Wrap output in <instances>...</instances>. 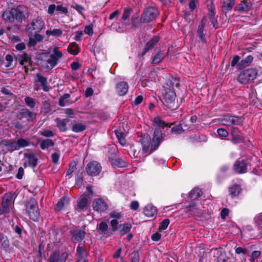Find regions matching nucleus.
<instances>
[{"mask_svg": "<svg viewBox=\"0 0 262 262\" xmlns=\"http://www.w3.org/2000/svg\"><path fill=\"white\" fill-rule=\"evenodd\" d=\"M178 84V80L171 78L167 82L162 90V94L164 97L162 102L167 108L171 110L174 109V101L176 97L173 88L177 87Z\"/></svg>", "mask_w": 262, "mask_h": 262, "instance_id": "f03ea898", "label": "nucleus"}, {"mask_svg": "<svg viewBox=\"0 0 262 262\" xmlns=\"http://www.w3.org/2000/svg\"><path fill=\"white\" fill-rule=\"evenodd\" d=\"M35 82L38 83L39 82L44 91L47 92L49 90V88L47 85L48 82L47 78L42 76L40 74L37 73L36 74L35 77Z\"/></svg>", "mask_w": 262, "mask_h": 262, "instance_id": "5701e85b", "label": "nucleus"}, {"mask_svg": "<svg viewBox=\"0 0 262 262\" xmlns=\"http://www.w3.org/2000/svg\"><path fill=\"white\" fill-rule=\"evenodd\" d=\"M164 53L162 51H159L152 58V64H158L160 63L165 58Z\"/></svg>", "mask_w": 262, "mask_h": 262, "instance_id": "c756f323", "label": "nucleus"}, {"mask_svg": "<svg viewBox=\"0 0 262 262\" xmlns=\"http://www.w3.org/2000/svg\"><path fill=\"white\" fill-rule=\"evenodd\" d=\"M118 222L116 219H113L111 221V225L113 231H117V229H118Z\"/></svg>", "mask_w": 262, "mask_h": 262, "instance_id": "e2e57ef3", "label": "nucleus"}, {"mask_svg": "<svg viewBox=\"0 0 262 262\" xmlns=\"http://www.w3.org/2000/svg\"><path fill=\"white\" fill-rule=\"evenodd\" d=\"M62 56V52L58 49V48L55 47L50 54L49 58L47 60V62L50 65L51 68H53L57 64L59 59Z\"/></svg>", "mask_w": 262, "mask_h": 262, "instance_id": "9d476101", "label": "nucleus"}, {"mask_svg": "<svg viewBox=\"0 0 262 262\" xmlns=\"http://www.w3.org/2000/svg\"><path fill=\"white\" fill-rule=\"evenodd\" d=\"M70 97V95L69 94H64L62 96H61L58 101V104L60 106H64L67 105H69L72 104V103H70L68 100H67Z\"/></svg>", "mask_w": 262, "mask_h": 262, "instance_id": "58836bf2", "label": "nucleus"}, {"mask_svg": "<svg viewBox=\"0 0 262 262\" xmlns=\"http://www.w3.org/2000/svg\"><path fill=\"white\" fill-rule=\"evenodd\" d=\"M19 149L28 146L30 144L29 139L19 138L16 140Z\"/></svg>", "mask_w": 262, "mask_h": 262, "instance_id": "a19ab883", "label": "nucleus"}, {"mask_svg": "<svg viewBox=\"0 0 262 262\" xmlns=\"http://www.w3.org/2000/svg\"><path fill=\"white\" fill-rule=\"evenodd\" d=\"M77 161L75 160H73L69 163V168L66 174L67 179H70L72 178L73 173L77 170Z\"/></svg>", "mask_w": 262, "mask_h": 262, "instance_id": "b1692460", "label": "nucleus"}, {"mask_svg": "<svg viewBox=\"0 0 262 262\" xmlns=\"http://www.w3.org/2000/svg\"><path fill=\"white\" fill-rule=\"evenodd\" d=\"M232 139L231 141L233 144H238L242 143L244 141V138L240 134L238 135H231Z\"/></svg>", "mask_w": 262, "mask_h": 262, "instance_id": "c03bdc74", "label": "nucleus"}, {"mask_svg": "<svg viewBox=\"0 0 262 262\" xmlns=\"http://www.w3.org/2000/svg\"><path fill=\"white\" fill-rule=\"evenodd\" d=\"M60 157V155L57 152L53 153L51 155V159L52 161L54 164H58L59 162V159Z\"/></svg>", "mask_w": 262, "mask_h": 262, "instance_id": "13d9d810", "label": "nucleus"}, {"mask_svg": "<svg viewBox=\"0 0 262 262\" xmlns=\"http://www.w3.org/2000/svg\"><path fill=\"white\" fill-rule=\"evenodd\" d=\"M253 58L251 55H249L244 59L241 61L238 66L240 68H245L248 66L253 61Z\"/></svg>", "mask_w": 262, "mask_h": 262, "instance_id": "ea45409f", "label": "nucleus"}, {"mask_svg": "<svg viewBox=\"0 0 262 262\" xmlns=\"http://www.w3.org/2000/svg\"><path fill=\"white\" fill-rule=\"evenodd\" d=\"M144 213L148 217H152L157 213V208L152 205H147L144 209Z\"/></svg>", "mask_w": 262, "mask_h": 262, "instance_id": "cd10ccee", "label": "nucleus"}, {"mask_svg": "<svg viewBox=\"0 0 262 262\" xmlns=\"http://www.w3.org/2000/svg\"><path fill=\"white\" fill-rule=\"evenodd\" d=\"M6 146L7 150L10 152L19 149L16 140H10L6 144Z\"/></svg>", "mask_w": 262, "mask_h": 262, "instance_id": "f704fd0d", "label": "nucleus"}, {"mask_svg": "<svg viewBox=\"0 0 262 262\" xmlns=\"http://www.w3.org/2000/svg\"><path fill=\"white\" fill-rule=\"evenodd\" d=\"M131 23L132 26L134 27H138L140 23V18L139 19L137 16H133L131 19Z\"/></svg>", "mask_w": 262, "mask_h": 262, "instance_id": "6e6d98bb", "label": "nucleus"}, {"mask_svg": "<svg viewBox=\"0 0 262 262\" xmlns=\"http://www.w3.org/2000/svg\"><path fill=\"white\" fill-rule=\"evenodd\" d=\"M112 165L116 167H125L127 166V163L121 159L115 160L112 162Z\"/></svg>", "mask_w": 262, "mask_h": 262, "instance_id": "37998d69", "label": "nucleus"}, {"mask_svg": "<svg viewBox=\"0 0 262 262\" xmlns=\"http://www.w3.org/2000/svg\"><path fill=\"white\" fill-rule=\"evenodd\" d=\"M55 121L56 126L60 132H65L67 130V124L70 122L69 119H59L56 118Z\"/></svg>", "mask_w": 262, "mask_h": 262, "instance_id": "393cba45", "label": "nucleus"}, {"mask_svg": "<svg viewBox=\"0 0 262 262\" xmlns=\"http://www.w3.org/2000/svg\"><path fill=\"white\" fill-rule=\"evenodd\" d=\"M1 92L4 95H12V93L11 90V88L9 86L2 87Z\"/></svg>", "mask_w": 262, "mask_h": 262, "instance_id": "4d7b16f0", "label": "nucleus"}, {"mask_svg": "<svg viewBox=\"0 0 262 262\" xmlns=\"http://www.w3.org/2000/svg\"><path fill=\"white\" fill-rule=\"evenodd\" d=\"M84 32L89 35H92L93 34V27L91 26H86L84 28Z\"/></svg>", "mask_w": 262, "mask_h": 262, "instance_id": "338daca9", "label": "nucleus"}, {"mask_svg": "<svg viewBox=\"0 0 262 262\" xmlns=\"http://www.w3.org/2000/svg\"><path fill=\"white\" fill-rule=\"evenodd\" d=\"M54 142L51 139H45L41 141L40 143V147L42 150L48 148L50 147L53 146Z\"/></svg>", "mask_w": 262, "mask_h": 262, "instance_id": "e433bc0d", "label": "nucleus"}, {"mask_svg": "<svg viewBox=\"0 0 262 262\" xmlns=\"http://www.w3.org/2000/svg\"><path fill=\"white\" fill-rule=\"evenodd\" d=\"M233 168L236 173H245L247 172V163L244 160L238 159L235 162Z\"/></svg>", "mask_w": 262, "mask_h": 262, "instance_id": "4468645a", "label": "nucleus"}, {"mask_svg": "<svg viewBox=\"0 0 262 262\" xmlns=\"http://www.w3.org/2000/svg\"><path fill=\"white\" fill-rule=\"evenodd\" d=\"M62 34V31L59 29H54L52 30H47L46 34L53 36H60Z\"/></svg>", "mask_w": 262, "mask_h": 262, "instance_id": "a18cd8bd", "label": "nucleus"}, {"mask_svg": "<svg viewBox=\"0 0 262 262\" xmlns=\"http://www.w3.org/2000/svg\"><path fill=\"white\" fill-rule=\"evenodd\" d=\"M151 124L154 127V132L152 139V143L151 145L150 152L157 149L160 143L164 140L163 134L161 129H163L166 126L170 127L172 123L169 124L163 120L159 116H157L152 120Z\"/></svg>", "mask_w": 262, "mask_h": 262, "instance_id": "f257e3e1", "label": "nucleus"}, {"mask_svg": "<svg viewBox=\"0 0 262 262\" xmlns=\"http://www.w3.org/2000/svg\"><path fill=\"white\" fill-rule=\"evenodd\" d=\"M38 134L42 136H44L47 138L52 137L55 135L53 131L49 129H44L43 130H40L38 132Z\"/></svg>", "mask_w": 262, "mask_h": 262, "instance_id": "8fccbe9b", "label": "nucleus"}, {"mask_svg": "<svg viewBox=\"0 0 262 262\" xmlns=\"http://www.w3.org/2000/svg\"><path fill=\"white\" fill-rule=\"evenodd\" d=\"M102 170L101 164L97 161H93L89 162L86 166L85 171L91 176H98Z\"/></svg>", "mask_w": 262, "mask_h": 262, "instance_id": "1a4fd4ad", "label": "nucleus"}, {"mask_svg": "<svg viewBox=\"0 0 262 262\" xmlns=\"http://www.w3.org/2000/svg\"><path fill=\"white\" fill-rule=\"evenodd\" d=\"M86 126L81 123H76L72 126V130L75 133H80L84 131Z\"/></svg>", "mask_w": 262, "mask_h": 262, "instance_id": "4c0bfd02", "label": "nucleus"}, {"mask_svg": "<svg viewBox=\"0 0 262 262\" xmlns=\"http://www.w3.org/2000/svg\"><path fill=\"white\" fill-rule=\"evenodd\" d=\"M169 224V220L167 219H164L163 220V221L161 223L159 229L160 230H165L168 225Z\"/></svg>", "mask_w": 262, "mask_h": 262, "instance_id": "5fc2aeb1", "label": "nucleus"}, {"mask_svg": "<svg viewBox=\"0 0 262 262\" xmlns=\"http://www.w3.org/2000/svg\"><path fill=\"white\" fill-rule=\"evenodd\" d=\"M45 27V23L39 17L33 19L29 23L26 28L28 36H33L34 33H39Z\"/></svg>", "mask_w": 262, "mask_h": 262, "instance_id": "423d86ee", "label": "nucleus"}, {"mask_svg": "<svg viewBox=\"0 0 262 262\" xmlns=\"http://www.w3.org/2000/svg\"><path fill=\"white\" fill-rule=\"evenodd\" d=\"M206 21V17L204 16L200 22V24L198 26V28L196 31L197 35L200 38V41H201L203 43H205L206 42L205 36L206 35L204 33V28Z\"/></svg>", "mask_w": 262, "mask_h": 262, "instance_id": "f3484780", "label": "nucleus"}, {"mask_svg": "<svg viewBox=\"0 0 262 262\" xmlns=\"http://www.w3.org/2000/svg\"><path fill=\"white\" fill-rule=\"evenodd\" d=\"M88 200L86 196H82L79 200L78 207L80 209H84L87 207Z\"/></svg>", "mask_w": 262, "mask_h": 262, "instance_id": "49530a36", "label": "nucleus"}, {"mask_svg": "<svg viewBox=\"0 0 262 262\" xmlns=\"http://www.w3.org/2000/svg\"><path fill=\"white\" fill-rule=\"evenodd\" d=\"M252 4L250 0H242L240 3L237 4L234 10L240 13L248 12L252 9Z\"/></svg>", "mask_w": 262, "mask_h": 262, "instance_id": "ddd939ff", "label": "nucleus"}, {"mask_svg": "<svg viewBox=\"0 0 262 262\" xmlns=\"http://www.w3.org/2000/svg\"><path fill=\"white\" fill-rule=\"evenodd\" d=\"M13 203V200L12 194L10 192L5 194L3 198L2 202L3 211L5 213L10 212Z\"/></svg>", "mask_w": 262, "mask_h": 262, "instance_id": "9b49d317", "label": "nucleus"}, {"mask_svg": "<svg viewBox=\"0 0 262 262\" xmlns=\"http://www.w3.org/2000/svg\"><path fill=\"white\" fill-rule=\"evenodd\" d=\"M69 204V198L67 196L62 197L55 206V209L60 211L67 207Z\"/></svg>", "mask_w": 262, "mask_h": 262, "instance_id": "a878e982", "label": "nucleus"}, {"mask_svg": "<svg viewBox=\"0 0 262 262\" xmlns=\"http://www.w3.org/2000/svg\"><path fill=\"white\" fill-rule=\"evenodd\" d=\"M209 12V18L211 21L212 25L215 29L218 27V23L216 19V17L215 15V8L212 3L209 6H208Z\"/></svg>", "mask_w": 262, "mask_h": 262, "instance_id": "412c9836", "label": "nucleus"}, {"mask_svg": "<svg viewBox=\"0 0 262 262\" xmlns=\"http://www.w3.org/2000/svg\"><path fill=\"white\" fill-rule=\"evenodd\" d=\"M72 241L74 243L81 242L85 235V232L83 230L74 229L71 231Z\"/></svg>", "mask_w": 262, "mask_h": 262, "instance_id": "2eb2a0df", "label": "nucleus"}, {"mask_svg": "<svg viewBox=\"0 0 262 262\" xmlns=\"http://www.w3.org/2000/svg\"><path fill=\"white\" fill-rule=\"evenodd\" d=\"M189 211L191 214L196 216H200L202 214L201 210L194 205L189 206Z\"/></svg>", "mask_w": 262, "mask_h": 262, "instance_id": "de8ad7c7", "label": "nucleus"}, {"mask_svg": "<svg viewBox=\"0 0 262 262\" xmlns=\"http://www.w3.org/2000/svg\"><path fill=\"white\" fill-rule=\"evenodd\" d=\"M36 114L33 113L28 109H23L17 114V119L21 120L26 118L28 121H33L36 119Z\"/></svg>", "mask_w": 262, "mask_h": 262, "instance_id": "dca6fc26", "label": "nucleus"}, {"mask_svg": "<svg viewBox=\"0 0 262 262\" xmlns=\"http://www.w3.org/2000/svg\"><path fill=\"white\" fill-rule=\"evenodd\" d=\"M257 72L255 69H248L241 72L238 77V81L242 84H247L256 78Z\"/></svg>", "mask_w": 262, "mask_h": 262, "instance_id": "39448f33", "label": "nucleus"}, {"mask_svg": "<svg viewBox=\"0 0 262 262\" xmlns=\"http://www.w3.org/2000/svg\"><path fill=\"white\" fill-rule=\"evenodd\" d=\"M108 228V226L105 222H102L100 223L99 229L102 232H105Z\"/></svg>", "mask_w": 262, "mask_h": 262, "instance_id": "0e129e2a", "label": "nucleus"}, {"mask_svg": "<svg viewBox=\"0 0 262 262\" xmlns=\"http://www.w3.org/2000/svg\"><path fill=\"white\" fill-rule=\"evenodd\" d=\"M159 13L158 9L154 7H148L144 9L140 17L142 23H148L156 19Z\"/></svg>", "mask_w": 262, "mask_h": 262, "instance_id": "20e7f679", "label": "nucleus"}, {"mask_svg": "<svg viewBox=\"0 0 262 262\" xmlns=\"http://www.w3.org/2000/svg\"><path fill=\"white\" fill-rule=\"evenodd\" d=\"M235 0H226L224 2L222 9L224 13H226L231 10L235 4Z\"/></svg>", "mask_w": 262, "mask_h": 262, "instance_id": "c85d7f7f", "label": "nucleus"}, {"mask_svg": "<svg viewBox=\"0 0 262 262\" xmlns=\"http://www.w3.org/2000/svg\"><path fill=\"white\" fill-rule=\"evenodd\" d=\"M241 190V186L238 185H233L229 188V194L232 197L238 195Z\"/></svg>", "mask_w": 262, "mask_h": 262, "instance_id": "473e14b6", "label": "nucleus"}, {"mask_svg": "<svg viewBox=\"0 0 262 262\" xmlns=\"http://www.w3.org/2000/svg\"><path fill=\"white\" fill-rule=\"evenodd\" d=\"M6 60L8 62V63L5 65L6 68H10L13 60V56L10 54H8L6 56Z\"/></svg>", "mask_w": 262, "mask_h": 262, "instance_id": "680f3d73", "label": "nucleus"}, {"mask_svg": "<svg viewBox=\"0 0 262 262\" xmlns=\"http://www.w3.org/2000/svg\"><path fill=\"white\" fill-rule=\"evenodd\" d=\"M25 102L26 105L31 108L35 107L36 105L35 99L30 97H26L25 98Z\"/></svg>", "mask_w": 262, "mask_h": 262, "instance_id": "09e8293b", "label": "nucleus"}, {"mask_svg": "<svg viewBox=\"0 0 262 262\" xmlns=\"http://www.w3.org/2000/svg\"><path fill=\"white\" fill-rule=\"evenodd\" d=\"M68 51L69 53L76 55L79 52V48L76 43L73 42L69 45Z\"/></svg>", "mask_w": 262, "mask_h": 262, "instance_id": "72a5a7b5", "label": "nucleus"}, {"mask_svg": "<svg viewBox=\"0 0 262 262\" xmlns=\"http://www.w3.org/2000/svg\"><path fill=\"white\" fill-rule=\"evenodd\" d=\"M115 133L120 144L122 146L125 145L126 144V140L125 139L124 134L118 130H115Z\"/></svg>", "mask_w": 262, "mask_h": 262, "instance_id": "79ce46f5", "label": "nucleus"}, {"mask_svg": "<svg viewBox=\"0 0 262 262\" xmlns=\"http://www.w3.org/2000/svg\"><path fill=\"white\" fill-rule=\"evenodd\" d=\"M68 256L67 252L60 253L59 251H55L51 254L48 262H66Z\"/></svg>", "mask_w": 262, "mask_h": 262, "instance_id": "f8f14e48", "label": "nucleus"}, {"mask_svg": "<svg viewBox=\"0 0 262 262\" xmlns=\"http://www.w3.org/2000/svg\"><path fill=\"white\" fill-rule=\"evenodd\" d=\"M93 207L96 211H104L107 209V205L102 199H96L93 202Z\"/></svg>", "mask_w": 262, "mask_h": 262, "instance_id": "6ab92c4d", "label": "nucleus"}, {"mask_svg": "<svg viewBox=\"0 0 262 262\" xmlns=\"http://www.w3.org/2000/svg\"><path fill=\"white\" fill-rule=\"evenodd\" d=\"M132 228V226L130 224L124 223L118 226L117 230L118 231L119 234L121 236H123L128 233L130 231Z\"/></svg>", "mask_w": 262, "mask_h": 262, "instance_id": "bb28decb", "label": "nucleus"}, {"mask_svg": "<svg viewBox=\"0 0 262 262\" xmlns=\"http://www.w3.org/2000/svg\"><path fill=\"white\" fill-rule=\"evenodd\" d=\"M217 133L221 138H225L228 137L229 135L228 131L226 129L223 128H219L217 130Z\"/></svg>", "mask_w": 262, "mask_h": 262, "instance_id": "603ef678", "label": "nucleus"}, {"mask_svg": "<svg viewBox=\"0 0 262 262\" xmlns=\"http://www.w3.org/2000/svg\"><path fill=\"white\" fill-rule=\"evenodd\" d=\"M172 133L176 134H180L184 132V129L181 125H178L171 128Z\"/></svg>", "mask_w": 262, "mask_h": 262, "instance_id": "864d4df0", "label": "nucleus"}, {"mask_svg": "<svg viewBox=\"0 0 262 262\" xmlns=\"http://www.w3.org/2000/svg\"><path fill=\"white\" fill-rule=\"evenodd\" d=\"M15 61L20 65L25 66L27 64L32 65V63L31 56L26 53L17 55L15 58Z\"/></svg>", "mask_w": 262, "mask_h": 262, "instance_id": "a211bd4d", "label": "nucleus"}, {"mask_svg": "<svg viewBox=\"0 0 262 262\" xmlns=\"http://www.w3.org/2000/svg\"><path fill=\"white\" fill-rule=\"evenodd\" d=\"M201 195V190L199 188H194L190 191L188 198L192 200H195L200 198Z\"/></svg>", "mask_w": 262, "mask_h": 262, "instance_id": "c9c22d12", "label": "nucleus"}, {"mask_svg": "<svg viewBox=\"0 0 262 262\" xmlns=\"http://www.w3.org/2000/svg\"><path fill=\"white\" fill-rule=\"evenodd\" d=\"M25 156L28 159V164L29 166L34 167L36 166L37 162V158L34 154H26Z\"/></svg>", "mask_w": 262, "mask_h": 262, "instance_id": "2f4dec72", "label": "nucleus"}, {"mask_svg": "<svg viewBox=\"0 0 262 262\" xmlns=\"http://www.w3.org/2000/svg\"><path fill=\"white\" fill-rule=\"evenodd\" d=\"M244 118L241 116H226L222 119L223 125L225 126L241 125L244 122Z\"/></svg>", "mask_w": 262, "mask_h": 262, "instance_id": "6e6552de", "label": "nucleus"}, {"mask_svg": "<svg viewBox=\"0 0 262 262\" xmlns=\"http://www.w3.org/2000/svg\"><path fill=\"white\" fill-rule=\"evenodd\" d=\"M3 18L7 21H9L11 23H13L15 20L14 14L12 12V8L11 10H6L2 14Z\"/></svg>", "mask_w": 262, "mask_h": 262, "instance_id": "7c9ffc66", "label": "nucleus"}, {"mask_svg": "<svg viewBox=\"0 0 262 262\" xmlns=\"http://www.w3.org/2000/svg\"><path fill=\"white\" fill-rule=\"evenodd\" d=\"M24 174V169L23 167H20L18 169V172L16 175V178L17 179H23V177Z\"/></svg>", "mask_w": 262, "mask_h": 262, "instance_id": "69168bd1", "label": "nucleus"}, {"mask_svg": "<svg viewBox=\"0 0 262 262\" xmlns=\"http://www.w3.org/2000/svg\"><path fill=\"white\" fill-rule=\"evenodd\" d=\"M235 252L237 254H247L249 253V251L248 249L246 248H244L242 247H238L235 249Z\"/></svg>", "mask_w": 262, "mask_h": 262, "instance_id": "bf43d9fd", "label": "nucleus"}, {"mask_svg": "<svg viewBox=\"0 0 262 262\" xmlns=\"http://www.w3.org/2000/svg\"><path fill=\"white\" fill-rule=\"evenodd\" d=\"M12 12L14 14L15 20L21 23L29 16V10L24 5H19L12 8Z\"/></svg>", "mask_w": 262, "mask_h": 262, "instance_id": "0eeeda50", "label": "nucleus"}, {"mask_svg": "<svg viewBox=\"0 0 262 262\" xmlns=\"http://www.w3.org/2000/svg\"><path fill=\"white\" fill-rule=\"evenodd\" d=\"M139 206V203L137 201H134L131 202L130 207L132 210H137Z\"/></svg>", "mask_w": 262, "mask_h": 262, "instance_id": "774afa93", "label": "nucleus"}, {"mask_svg": "<svg viewBox=\"0 0 262 262\" xmlns=\"http://www.w3.org/2000/svg\"><path fill=\"white\" fill-rule=\"evenodd\" d=\"M159 41L158 37H155L148 41L145 45L143 50L138 54V56L143 57L149 50L152 49Z\"/></svg>", "mask_w": 262, "mask_h": 262, "instance_id": "aec40b11", "label": "nucleus"}, {"mask_svg": "<svg viewBox=\"0 0 262 262\" xmlns=\"http://www.w3.org/2000/svg\"><path fill=\"white\" fill-rule=\"evenodd\" d=\"M26 210L30 219L35 222L38 220L40 212L37 202L35 199L31 198L29 200L27 204Z\"/></svg>", "mask_w": 262, "mask_h": 262, "instance_id": "7ed1b4c3", "label": "nucleus"}, {"mask_svg": "<svg viewBox=\"0 0 262 262\" xmlns=\"http://www.w3.org/2000/svg\"><path fill=\"white\" fill-rule=\"evenodd\" d=\"M116 92L120 96L125 95L128 89L127 83L124 81H121L118 83L116 86Z\"/></svg>", "mask_w": 262, "mask_h": 262, "instance_id": "4be33fe9", "label": "nucleus"}, {"mask_svg": "<svg viewBox=\"0 0 262 262\" xmlns=\"http://www.w3.org/2000/svg\"><path fill=\"white\" fill-rule=\"evenodd\" d=\"M56 10L63 14H67L68 13V9L62 5H57L56 6Z\"/></svg>", "mask_w": 262, "mask_h": 262, "instance_id": "052dcab7", "label": "nucleus"}, {"mask_svg": "<svg viewBox=\"0 0 262 262\" xmlns=\"http://www.w3.org/2000/svg\"><path fill=\"white\" fill-rule=\"evenodd\" d=\"M132 12V9L131 8H124V11H123V14L122 16V19L123 20H127L129 18Z\"/></svg>", "mask_w": 262, "mask_h": 262, "instance_id": "3c124183", "label": "nucleus"}]
</instances>
